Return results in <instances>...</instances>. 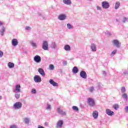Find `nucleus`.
Segmentation results:
<instances>
[{
	"mask_svg": "<svg viewBox=\"0 0 128 128\" xmlns=\"http://www.w3.org/2000/svg\"><path fill=\"white\" fill-rule=\"evenodd\" d=\"M87 103L91 108H92V106H96V102L92 98H88L87 99Z\"/></svg>",
	"mask_w": 128,
	"mask_h": 128,
	"instance_id": "f257e3e1",
	"label": "nucleus"
},
{
	"mask_svg": "<svg viewBox=\"0 0 128 128\" xmlns=\"http://www.w3.org/2000/svg\"><path fill=\"white\" fill-rule=\"evenodd\" d=\"M42 48L44 50H48V42L46 40H44L42 43Z\"/></svg>",
	"mask_w": 128,
	"mask_h": 128,
	"instance_id": "f03ea898",
	"label": "nucleus"
},
{
	"mask_svg": "<svg viewBox=\"0 0 128 128\" xmlns=\"http://www.w3.org/2000/svg\"><path fill=\"white\" fill-rule=\"evenodd\" d=\"M22 104L20 102H16L13 106V108L14 110H20V108H22Z\"/></svg>",
	"mask_w": 128,
	"mask_h": 128,
	"instance_id": "7ed1b4c3",
	"label": "nucleus"
},
{
	"mask_svg": "<svg viewBox=\"0 0 128 128\" xmlns=\"http://www.w3.org/2000/svg\"><path fill=\"white\" fill-rule=\"evenodd\" d=\"M102 6L104 10H108L110 8V3L106 1H104L102 2Z\"/></svg>",
	"mask_w": 128,
	"mask_h": 128,
	"instance_id": "20e7f679",
	"label": "nucleus"
},
{
	"mask_svg": "<svg viewBox=\"0 0 128 128\" xmlns=\"http://www.w3.org/2000/svg\"><path fill=\"white\" fill-rule=\"evenodd\" d=\"M64 125V120H59L56 124V128H62Z\"/></svg>",
	"mask_w": 128,
	"mask_h": 128,
	"instance_id": "39448f33",
	"label": "nucleus"
},
{
	"mask_svg": "<svg viewBox=\"0 0 128 128\" xmlns=\"http://www.w3.org/2000/svg\"><path fill=\"white\" fill-rule=\"evenodd\" d=\"M113 44L116 46L118 48H120V42L117 40H114L112 41Z\"/></svg>",
	"mask_w": 128,
	"mask_h": 128,
	"instance_id": "423d86ee",
	"label": "nucleus"
},
{
	"mask_svg": "<svg viewBox=\"0 0 128 128\" xmlns=\"http://www.w3.org/2000/svg\"><path fill=\"white\" fill-rule=\"evenodd\" d=\"M34 82H42V78H40V76L38 75H36L34 76Z\"/></svg>",
	"mask_w": 128,
	"mask_h": 128,
	"instance_id": "0eeeda50",
	"label": "nucleus"
},
{
	"mask_svg": "<svg viewBox=\"0 0 128 128\" xmlns=\"http://www.w3.org/2000/svg\"><path fill=\"white\" fill-rule=\"evenodd\" d=\"M34 60L36 62H37L38 64L42 62V58L38 55H36L35 56H34Z\"/></svg>",
	"mask_w": 128,
	"mask_h": 128,
	"instance_id": "6e6552de",
	"label": "nucleus"
},
{
	"mask_svg": "<svg viewBox=\"0 0 128 128\" xmlns=\"http://www.w3.org/2000/svg\"><path fill=\"white\" fill-rule=\"evenodd\" d=\"M38 72L42 76H46V72L42 68H38Z\"/></svg>",
	"mask_w": 128,
	"mask_h": 128,
	"instance_id": "1a4fd4ad",
	"label": "nucleus"
},
{
	"mask_svg": "<svg viewBox=\"0 0 128 128\" xmlns=\"http://www.w3.org/2000/svg\"><path fill=\"white\" fill-rule=\"evenodd\" d=\"M106 114H108V116H112L114 114V112L110 109H106Z\"/></svg>",
	"mask_w": 128,
	"mask_h": 128,
	"instance_id": "9d476101",
	"label": "nucleus"
},
{
	"mask_svg": "<svg viewBox=\"0 0 128 128\" xmlns=\"http://www.w3.org/2000/svg\"><path fill=\"white\" fill-rule=\"evenodd\" d=\"M12 44L13 46H16L18 44V39L14 38L12 40Z\"/></svg>",
	"mask_w": 128,
	"mask_h": 128,
	"instance_id": "9b49d317",
	"label": "nucleus"
},
{
	"mask_svg": "<svg viewBox=\"0 0 128 128\" xmlns=\"http://www.w3.org/2000/svg\"><path fill=\"white\" fill-rule=\"evenodd\" d=\"M58 112L61 116H66V113L62 110L60 109V108H57Z\"/></svg>",
	"mask_w": 128,
	"mask_h": 128,
	"instance_id": "f8f14e48",
	"label": "nucleus"
},
{
	"mask_svg": "<svg viewBox=\"0 0 128 128\" xmlns=\"http://www.w3.org/2000/svg\"><path fill=\"white\" fill-rule=\"evenodd\" d=\"M58 19L60 20H64L66 19V16L64 14H61L58 16Z\"/></svg>",
	"mask_w": 128,
	"mask_h": 128,
	"instance_id": "ddd939ff",
	"label": "nucleus"
},
{
	"mask_svg": "<svg viewBox=\"0 0 128 128\" xmlns=\"http://www.w3.org/2000/svg\"><path fill=\"white\" fill-rule=\"evenodd\" d=\"M14 92H20V85L16 84L15 86V90H14Z\"/></svg>",
	"mask_w": 128,
	"mask_h": 128,
	"instance_id": "4468645a",
	"label": "nucleus"
},
{
	"mask_svg": "<svg viewBox=\"0 0 128 128\" xmlns=\"http://www.w3.org/2000/svg\"><path fill=\"white\" fill-rule=\"evenodd\" d=\"M80 76L82 78H86V72L84 70H82L80 72Z\"/></svg>",
	"mask_w": 128,
	"mask_h": 128,
	"instance_id": "2eb2a0df",
	"label": "nucleus"
},
{
	"mask_svg": "<svg viewBox=\"0 0 128 128\" xmlns=\"http://www.w3.org/2000/svg\"><path fill=\"white\" fill-rule=\"evenodd\" d=\"M50 84L53 86H58V84L56 83V82H54V80L52 79H50L49 80Z\"/></svg>",
	"mask_w": 128,
	"mask_h": 128,
	"instance_id": "dca6fc26",
	"label": "nucleus"
},
{
	"mask_svg": "<svg viewBox=\"0 0 128 128\" xmlns=\"http://www.w3.org/2000/svg\"><path fill=\"white\" fill-rule=\"evenodd\" d=\"M90 49L94 52H96V45L94 43L91 44Z\"/></svg>",
	"mask_w": 128,
	"mask_h": 128,
	"instance_id": "f3484780",
	"label": "nucleus"
},
{
	"mask_svg": "<svg viewBox=\"0 0 128 128\" xmlns=\"http://www.w3.org/2000/svg\"><path fill=\"white\" fill-rule=\"evenodd\" d=\"M122 98L124 100H125L126 102H128V96L127 94H126V93L122 94Z\"/></svg>",
	"mask_w": 128,
	"mask_h": 128,
	"instance_id": "a211bd4d",
	"label": "nucleus"
},
{
	"mask_svg": "<svg viewBox=\"0 0 128 128\" xmlns=\"http://www.w3.org/2000/svg\"><path fill=\"white\" fill-rule=\"evenodd\" d=\"M30 44L32 48H38V44H36V43L34 42V41H30Z\"/></svg>",
	"mask_w": 128,
	"mask_h": 128,
	"instance_id": "6ab92c4d",
	"label": "nucleus"
},
{
	"mask_svg": "<svg viewBox=\"0 0 128 128\" xmlns=\"http://www.w3.org/2000/svg\"><path fill=\"white\" fill-rule=\"evenodd\" d=\"M92 116L94 118H98V111H94L92 113Z\"/></svg>",
	"mask_w": 128,
	"mask_h": 128,
	"instance_id": "aec40b11",
	"label": "nucleus"
},
{
	"mask_svg": "<svg viewBox=\"0 0 128 128\" xmlns=\"http://www.w3.org/2000/svg\"><path fill=\"white\" fill-rule=\"evenodd\" d=\"M62 2L64 4H66L67 6H70L72 4V0H63Z\"/></svg>",
	"mask_w": 128,
	"mask_h": 128,
	"instance_id": "412c9836",
	"label": "nucleus"
},
{
	"mask_svg": "<svg viewBox=\"0 0 128 128\" xmlns=\"http://www.w3.org/2000/svg\"><path fill=\"white\" fill-rule=\"evenodd\" d=\"M120 2L117 1L115 4V10H118L120 8Z\"/></svg>",
	"mask_w": 128,
	"mask_h": 128,
	"instance_id": "4be33fe9",
	"label": "nucleus"
},
{
	"mask_svg": "<svg viewBox=\"0 0 128 128\" xmlns=\"http://www.w3.org/2000/svg\"><path fill=\"white\" fill-rule=\"evenodd\" d=\"M30 118H25L24 119V122L26 124H30Z\"/></svg>",
	"mask_w": 128,
	"mask_h": 128,
	"instance_id": "5701e85b",
	"label": "nucleus"
},
{
	"mask_svg": "<svg viewBox=\"0 0 128 128\" xmlns=\"http://www.w3.org/2000/svg\"><path fill=\"white\" fill-rule=\"evenodd\" d=\"M64 50L66 52H70V45L66 44L64 46Z\"/></svg>",
	"mask_w": 128,
	"mask_h": 128,
	"instance_id": "b1692460",
	"label": "nucleus"
},
{
	"mask_svg": "<svg viewBox=\"0 0 128 128\" xmlns=\"http://www.w3.org/2000/svg\"><path fill=\"white\" fill-rule=\"evenodd\" d=\"M8 66L9 68H14V64L12 62H8Z\"/></svg>",
	"mask_w": 128,
	"mask_h": 128,
	"instance_id": "393cba45",
	"label": "nucleus"
},
{
	"mask_svg": "<svg viewBox=\"0 0 128 128\" xmlns=\"http://www.w3.org/2000/svg\"><path fill=\"white\" fill-rule=\"evenodd\" d=\"M72 72L73 74H78V68L77 66H74L72 68Z\"/></svg>",
	"mask_w": 128,
	"mask_h": 128,
	"instance_id": "a878e982",
	"label": "nucleus"
},
{
	"mask_svg": "<svg viewBox=\"0 0 128 128\" xmlns=\"http://www.w3.org/2000/svg\"><path fill=\"white\" fill-rule=\"evenodd\" d=\"M58 47V45L56 42H52L51 44V48H56Z\"/></svg>",
	"mask_w": 128,
	"mask_h": 128,
	"instance_id": "bb28decb",
	"label": "nucleus"
},
{
	"mask_svg": "<svg viewBox=\"0 0 128 128\" xmlns=\"http://www.w3.org/2000/svg\"><path fill=\"white\" fill-rule=\"evenodd\" d=\"M4 32H6V28H4V27H2L0 30V36H4Z\"/></svg>",
	"mask_w": 128,
	"mask_h": 128,
	"instance_id": "cd10ccee",
	"label": "nucleus"
},
{
	"mask_svg": "<svg viewBox=\"0 0 128 128\" xmlns=\"http://www.w3.org/2000/svg\"><path fill=\"white\" fill-rule=\"evenodd\" d=\"M67 28L68 30H72V28H74V26L70 24H67Z\"/></svg>",
	"mask_w": 128,
	"mask_h": 128,
	"instance_id": "c85d7f7f",
	"label": "nucleus"
},
{
	"mask_svg": "<svg viewBox=\"0 0 128 128\" xmlns=\"http://www.w3.org/2000/svg\"><path fill=\"white\" fill-rule=\"evenodd\" d=\"M14 96L18 100V98H20V94L18 92L15 93Z\"/></svg>",
	"mask_w": 128,
	"mask_h": 128,
	"instance_id": "c756f323",
	"label": "nucleus"
},
{
	"mask_svg": "<svg viewBox=\"0 0 128 128\" xmlns=\"http://www.w3.org/2000/svg\"><path fill=\"white\" fill-rule=\"evenodd\" d=\"M117 52H118V50H114L110 54V56H114V54H116Z\"/></svg>",
	"mask_w": 128,
	"mask_h": 128,
	"instance_id": "7c9ffc66",
	"label": "nucleus"
},
{
	"mask_svg": "<svg viewBox=\"0 0 128 128\" xmlns=\"http://www.w3.org/2000/svg\"><path fill=\"white\" fill-rule=\"evenodd\" d=\"M120 90H121V92L122 94H126V87H124V86L122 87Z\"/></svg>",
	"mask_w": 128,
	"mask_h": 128,
	"instance_id": "2f4dec72",
	"label": "nucleus"
},
{
	"mask_svg": "<svg viewBox=\"0 0 128 128\" xmlns=\"http://www.w3.org/2000/svg\"><path fill=\"white\" fill-rule=\"evenodd\" d=\"M49 70H54V66L52 64H50L49 66Z\"/></svg>",
	"mask_w": 128,
	"mask_h": 128,
	"instance_id": "473e14b6",
	"label": "nucleus"
},
{
	"mask_svg": "<svg viewBox=\"0 0 128 128\" xmlns=\"http://www.w3.org/2000/svg\"><path fill=\"white\" fill-rule=\"evenodd\" d=\"M126 22H128V18L126 17H124L122 19V22L124 23Z\"/></svg>",
	"mask_w": 128,
	"mask_h": 128,
	"instance_id": "72a5a7b5",
	"label": "nucleus"
},
{
	"mask_svg": "<svg viewBox=\"0 0 128 128\" xmlns=\"http://www.w3.org/2000/svg\"><path fill=\"white\" fill-rule=\"evenodd\" d=\"M88 90L89 92H94V88L93 86H91L88 88Z\"/></svg>",
	"mask_w": 128,
	"mask_h": 128,
	"instance_id": "f704fd0d",
	"label": "nucleus"
},
{
	"mask_svg": "<svg viewBox=\"0 0 128 128\" xmlns=\"http://www.w3.org/2000/svg\"><path fill=\"white\" fill-rule=\"evenodd\" d=\"M113 108L116 110H118V109L119 108L118 104H115L113 106Z\"/></svg>",
	"mask_w": 128,
	"mask_h": 128,
	"instance_id": "c9c22d12",
	"label": "nucleus"
},
{
	"mask_svg": "<svg viewBox=\"0 0 128 128\" xmlns=\"http://www.w3.org/2000/svg\"><path fill=\"white\" fill-rule=\"evenodd\" d=\"M72 108L74 110H76V112H78V108L76 106H73Z\"/></svg>",
	"mask_w": 128,
	"mask_h": 128,
	"instance_id": "e433bc0d",
	"label": "nucleus"
},
{
	"mask_svg": "<svg viewBox=\"0 0 128 128\" xmlns=\"http://www.w3.org/2000/svg\"><path fill=\"white\" fill-rule=\"evenodd\" d=\"M10 128H18L17 125L12 124L10 126Z\"/></svg>",
	"mask_w": 128,
	"mask_h": 128,
	"instance_id": "4c0bfd02",
	"label": "nucleus"
},
{
	"mask_svg": "<svg viewBox=\"0 0 128 128\" xmlns=\"http://www.w3.org/2000/svg\"><path fill=\"white\" fill-rule=\"evenodd\" d=\"M32 94H36V90L35 89V88H32Z\"/></svg>",
	"mask_w": 128,
	"mask_h": 128,
	"instance_id": "58836bf2",
	"label": "nucleus"
},
{
	"mask_svg": "<svg viewBox=\"0 0 128 128\" xmlns=\"http://www.w3.org/2000/svg\"><path fill=\"white\" fill-rule=\"evenodd\" d=\"M52 106L50 104H47V107L46 108V110H50Z\"/></svg>",
	"mask_w": 128,
	"mask_h": 128,
	"instance_id": "ea45409f",
	"label": "nucleus"
},
{
	"mask_svg": "<svg viewBox=\"0 0 128 128\" xmlns=\"http://www.w3.org/2000/svg\"><path fill=\"white\" fill-rule=\"evenodd\" d=\"M96 9H97V10H100V12H102V7L98 6H96Z\"/></svg>",
	"mask_w": 128,
	"mask_h": 128,
	"instance_id": "a19ab883",
	"label": "nucleus"
},
{
	"mask_svg": "<svg viewBox=\"0 0 128 128\" xmlns=\"http://www.w3.org/2000/svg\"><path fill=\"white\" fill-rule=\"evenodd\" d=\"M26 30H30L31 28L30 26H27L26 27Z\"/></svg>",
	"mask_w": 128,
	"mask_h": 128,
	"instance_id": "79ce46f5",
	"label": "nucleus"
},
{
	"mask_svg": "<svg viewBox=\"0 0 128 128\" xmlns=\"http://www.w3.org/2000/svg\"><path fill=\"white\" fill-rule=\"evenodd\" d=\"M4 56V52L0 50V58Z\"/></svg>",
	"mask_w": 128,
	"mask_h": 128,
	"instance_id": "37998d69",
	"label": "nucleus"
},
{
	"mask_svg": "<svg viewBox=\"0 0 128 128\" xmlns=\"http://www.w3.org/2000/svg\"><path fill=\"white\" fill-rule=\"evenodd\" d=\"M68 64V62L66 61H63L62 65L63 66H66Z\"/></svg>",
	"mask_w": 128,
	"mask_h": 128,
	"instance_id": "c03bdc74",
	"label": "nucleus"
},
{
	"mask_svg": "<svg viewBox=\"0 0 128 128\" xmlns=\"http://www.w3.org/2000/svg\"><path fill=\"white\" fill-rule=\"evenodd\" d=\"M123 74H124V76H128V72L126 70H125Z\"/></svg>",
	"mask_w": 128,
	"mask_h": 128,
	"instance_id": "a18cd8bd",
	"label": "nucleus"
},
{
	"mask_svg": "<svg viewBox=\"0 0 128 128\" xmlns=\"http://www.w3.org/2000/svg\"><path fill=\"white\" fill-rule=\"evenodd\" d=\"M106 34H108V36H111L112 34H110V32H106Z\"/></svg>",
	"mask_w": 128,
	"mask_h": 128,
	"instance_id": "49530a36",
	"label": "nucleus"
},
{
	"mask_svg": "<svg viewBox=\"0 0 128 128\" xmlns=\"http://www.w3.org/2000/svg\"><path fill=\"white\" fill-rule=\"evenodd\" d=\"M124 110H126V112H128V106H126L124 108Z\"/></svg>",
	"mask_w": 128,
	"mask_h": 128,
	"instance_id": "de8ad7c7",
	"label": "nucleus"
},
{
	"mask_svg": "<svg viewBox=\"0 0 128 128\" xmlns=\"http://www.w3.org/2000/svg\"><path fill=\"white\" fill-rule=\"evenodd\" d=\"M38 128H44V127L40 125H39V126H38Z\"/></svg>",
	"mask_w": 128,
	"mask_h": 128,
	"instance_id": "09e8293b",
	"label": "nucleus"
},
{
	"mask_svg": "<svg viewBox=\"0 0 128 128\" xmlns=\"http://www.w3.org/2000/svg\"><path fill=\"white\" fill-rule=\"evenodd\" d=\"M103 74H104V76H106V72L104 71V72H103Z\"/></svg>",
	"mask_w": 128,
	"mask_h": 128,
	"instance_id": "8fccbe9b",
	"label": "nucleus"
},
{
	"mask_svg": "<svg viewBox=\"0 0 128 128\" xmlns=\"http://www.w3.org/2000/svg\"><path fill=\"white\" fill-rule=\"evenodd\" d=\"M2 22H0V26H2Z\"/></svg>",
	"mask_w": 128,
	"mask_h": 128,
	"instance_id": "3c124183",
	"label": "nucleus"
},
{
	"mask_svg": "<svg viewBox=\"0 0 128 128\" xmlns=\"http://www.w3.org/2000/svg\"><path fill=\"white\" fill-rule=\"evenodd\" d=\"M116 22H118V20L116 19Z\"/></svg>",
	"mask_w": 128,
	"mask_h": 128,
	"instance_id": "603ef678",
	"label": "nucleus"
},
{
	"mask_svg": "<svg viewBox=\"0 0 128 128\" xmlns=\"http://www.w3.org/2000/svg\"><path fill=\"white\" fill-rule=\"evenodd\" d=\"M0 100H2V96H0Z\"/></svg>",
	"mask_w": 128,
	"mask_h": 128,
	"instance_id": "864d4df0",
	"label": "nucleus"
},
{
	"mask_svg": "<svg viewBox=\"0 0 128 128\" xmlns=\"http://www.w3.org/2000/svg\"><path fill=\"white\" fill-rule=\"evenodd\" d=\"M89 0V2H92V0Z\"/></svg>",
	"mask_w": 128,
	"mask_h": 128,
	"instance_id": "5fc2aeb1",
	"label": "nucleus"
},
{
	"mask_svg": "<svg viewBox=\"0 0 128 128\" xmlns=\"http://www.w3.org/2000/svg\"><path fill=\"white\" fill-rule=\"evenodd\" d=\"M44 124L46 125V123Z\"/></svg>",
	"mask_w": 128,
	"mask_h": 128,
	"instance_id": "6e6d98bb",
	"label": "nucleus"
}]
</instances>
